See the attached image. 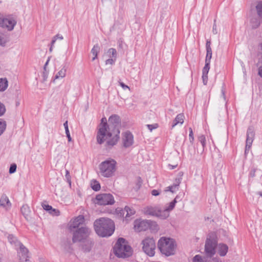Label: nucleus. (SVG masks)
Masks as SVG:
<instances>
[{"instance_id":"obj_1","label":"nucleus","mask_w":262,"mask_h":262,"mask_svg":"<svg viewBox=\"0 0 262 262\" xmlns=\"http://www.w3.org/2000/svg\"><path fill=\"white\" fill-rule=\"evenodd\" d=\"M107 140L106 145L113 146L116 145L120 138V128L121 126V119L116 114L111 115L108 118Z\"/></svg>"},{"instance_id":"obj_2","label":"nucleus","mask_w":262,"mask_h":262,"mask_svg":"<svg viewBox=\"0 0 262 262\" xmlns=\"http://www.w3.org/2000/svg\"><path fill=\"white\" fill-rule=\"evenodd\" d=\"M94 227L97 234L101 237H108L115 231V224L113 221L108 218H100L94 223Z\"/></svg>"},{"instance_id":"obj_3","label":"nucleus","mask_w":262,"mask_h":262,"mask_svg":"<svg viewBox=\"0 0 262 262\" xmlns=\"http://www.w3.org/2000/svg\"><path fill=\"white\" fill-rule=\"evenodd\" d=\"M114 253L119 258H126L133 254L132 247L127 241L123 237H120L116 242L113 248Z\"/></svg>"},{"instance_id":"obj_4","label":"nucleus","mask_w":262,"mask_h":262,"mask_svg":"<svg viewBox=\"0 0 262 262\" xmlns=\"http://www.w3.org/2000/svg\"><path fill=\"white\" fill-rule=\"evenodd\" d=\"M175 247V242L172 238L162 237L158 241V249L162 254L166 256H170L174 254Z\"/></svg>"},{"instance_id":"obj_5","label":"nucleus","mask_w":262,"mask_h":262,"mask_svg":"<svg viewBox=\"0 0 262 262\" xmlns=\"http://www.w3.org/2000/svg\"><path fill=\"white\" fill-rule=\"evenodd\" d=\"M217 237L214 232L208 234L205 242V256L210 259L215 254V249L217 246Z\"/></svg>"},{"instance_id":"obj_6","label":"nucleus","mask_w":262,"mask_h":262,"mask_svg":"<svg viewBox=\"0 0 262 262\" xmlns=\"http://www.w3.org/2000/svg\"><path fill=\"white\" fill-rule=\"evenodd\" d=\"M116 161L112 159L102 162L99 166L101 174L106 178L112 176L116 170Z\"/></svg>"},{"instance_id":"obj_7","label":"nucleus","mask_w":262,"mask_h":262,"mask_svg":"<svg viewBox=\"0 0 262 262\" xmlns=\"http://www.w3.org/2000/svg\"><path fill=\"white\" fill-rule=\"evenodd\" d=\"M134 229L137 232L144 231L148 229L157 231L158 230V226L157 223L153 221L137 220L134 222Z\"/></svg>"},{"instance_id":"obj_8","label":"nucleus","mask_w":262,"mask_h":262,"mask_svg":"<svg viewBox=\"0 0 262 262\" xmlns=\"http://www.w3.org/2000/svg\"><path fill=\"white\" fill-rule=\"evenodd\" d=\"M73 243H79L90 237L92 233L91 229L86 226H82L80 228L72 231Z\"/></svg>"},{"instance_id":"obj_9","label":"nucleus","mask_w":262,"mask_h":262,"mask_svg":"<svg viewBox=\"0 0 262 262\" xmlns=\"http://www.w3.org/2000/svg\"><path fill=\"white\" fill-rule=\"evenodd\" d=\"M98 131L97 134V142L101 144L107 140V132L109 129L108 124L107 123L106 118L103 117L101 120V123L98 126Z\"/></svg>"},{"instance_id":"obj_10","label":"nucleus","mask_w":262,"mask_h":262,"mask_svg":"<svg viewBox=\"0 0 262 262\" xmlns=\"http://www.w3.org/2000/svg\"><path fill=\"white\" fill-rule=\"evenodd\" d=\"M143 212L146 215L158 217L162 219L167 218L166 212L163 211L161 208L158 206L145 207L143 208Z\"/></svg>"},{"instance_id":"obj_11","label":"nucleus","mask_w":262,"mask_h":262,"mask_svg":"<svg viewBox=\"0 0 262 262\" xmlns=\"http://www.w3.org/2000/svg\"><path fill=\"white\" fill-rule=\"evenodd\" d=\"M143 251L149 256H152L155 253L156 244L153 238L146 237L142 242Z\"/></svg>"},{"instance_id":"obj_12","label":"nucleus","mask_w":262,"mask_h":262,"mask_svg":"<svg viewBox=\"0 0 262 262\" xmlns=\"http://www.w3.org/2000/svg\"><path fill=\"white\" fill-rule=\"evenodd\" d=\"M16 23V20L13 17H5L3 14L0 13V27L6 28L8 31H12Z\"/></svg>"},{"instance_id":"obj_13","label":"nucleus","mask_w":262,"mask_h":262,"mask_svg":"<svg viewBox=\"0 0 262 262\" xmlns=\"http://www.w3.org/2000/svg\"><path fill=\"white\" fill-rule=\"evenodd\" d=\"M96 203L100 205H113L115 203L114 196L110 193H101L96 196Z\"/></svg>"},{"instance_id":"obj_14","label":"nucleus","mask_w":262,"mask_h":262,"mask_svg":"<svg viewBox=\"0 0 262 262\" xmlns=\"http://www.w3.org/2000/svg\"><path fill=\"white\" fill-rule=\"evenodd\" d=\"M117 214L121 217L124 218L128 222L130 220V217L134 215L135 210L128 206H125L124 209L117 208L116 209Z\"/></svg>"},{"instance_id":"obj_15","label":"nucleus","mask_w":262,"mask_h":262,"mask_svg":"<svg viewBox=\"0 0 262 262\" xmlns=\"http://www.w3.org/2000/svg\"><path fill=\"white\" fill-rule=\"evenodd\" d=\"M15 249L17 250L20 262H31L28 259L29 250L21 243L17 247H15Z\"/></svg>"},{"instance_id":"obj_16","label":"nucleus","mask_w":262,"mask_h":262,"mask_svg":"<svg viewBox=\"0 0 262 262\" xmlns=\"http://www.w3.org/2000/svg\"><path fill=\"white\" fill-rule=\"evenodd\" d=\"M84 221V217L82 215H80L71 220L69 224V229L70 231L72 232L77 228H80V226L83 225Z\"/></svg>"},{"instance_id":"obj_17","label":"nucleus","mask_w":262,"mask_h":262,"mask_svg":"<svg viewBox=\"0 0 262 262\" xmlns=\"http://www.w3.org/2000/svg\"><path fill=\"white\" fill-rule=\"evenodd\" d=\"M254 135L255 134L253 128L251 127H249L247 132L246 144L245 150V155H246L249 151L253 141Z\"/></svg>"},{"instance_id":"obj_18","label":"nucleus","mask_w":262,"mask_h":262,"mask_svg":"<svg viewBox=\"0 0 262 262\" xmlns=\"http://www.w3.org/2000/svg\"><path fill=\"white\" fill-rule=\"evenodd\" d=\"M81 250L84 253L90 252L94 245V242L92 238L89 237L83 241L79 242Z\"/></svg>"},{"instance_id":"obj_19","label":"nucleus","mask_w":262,"mask_h":262,"mask_svg":"<svg viewBox=\"0 0 262 262\" xmlns=\"http://www.w3.org/2000/svg\"><path fill=\"white\" fill-rule=\"evenodd\" d=\"M123 146L127 148L132 146L134 143V137L132 134L127 131L122 134Z\"/></svg>"},{"instance_id":"obj_20","label":"nucleus","mask_w":262,"mask_h":262,"mask_svg":"<svg viewBox=\"0 0 262 262\" xmlns=\"http://www.w3.org/2000/svg\"><path fill=\"white\" fill-rule=\"evenodd\" d=\"M193 262H219V259L218 258H212V259H209L207 257L204 256L202 257L200 255H196L192 259Z\"/></svg>"},{"instance_id":"obj_21","label":"nucleus","mask_w":262,"mask_h":262,"mask_svg":"<svg viewBox=\"0 0 262 262\" xmlns=\"http://www.w3.org/2000/svg\"><path fill=\"white\" fill-rule=\"evenodd\" d=\"M217 251L221 256H225L228 251V246L225 244L220 243L217 244L216 246Z\"/></svg>"},{"instance_id":"obj_22","label":"nucleus","mask_w":262,"mask_h":262,"mask_svg":"<svg viewBox=\"0 0 262 262\" xmlns=\"http://www.w3.org/2000/svg\"><path fill=\"white\" fill-rule=\"evenodd\" d=\"M0 206L8 210L11 206V204L6 194H3L0 199Z\"/></svg>"},{"instance_id":"obj_23","label":"nucleus","mask_w":262,"mask_h":262,"mask_svg":"<svg viewBox=\"0 0 262 262\" xmlns=\"http://www.w3.org/2000/svg\"><path fill=\"white\" fill-rule=\"evenodd\" d=\"M210 62H205V66L203 68V70H202V78H203V83L205 84H206L207 82V78H208L207 75H208L209 70L210 69Z\"/></svg>"},{"instance_id":"obj_24","label":"nucleus","mask_w":262,"mask_h":262,"mask_svg":"<svg viewBox=\"0 0 262 262\" xmlns=\"http://www.w3.org/2000/svg\"><path fill=\"white\" fill-rule=\"evenodd\" d=\"M20 211L23 216L27 221L30 220L31 217L30 214L31 213V211L30 207L27 205H24L21 207Z\"/></svg>"},{"instance_id":"obj_25","label":"nucleus","mask_w":262,"mask_h":262,"mask_svg":"<svg viewBox=\"0 0 262 262\" xmlns=\"http://www.w3.org/2000/svg\"><path fill=\"white\" fill-rule=\"evenodd\" d=\"M184 115L183 114H178L174 120L173 121V123L172 124V128L174 127L176 125L178 124H182L184 122Z\"/></svg>"},{"instance_id":"obj_26","label":"nucleus","mask_w":262,"mask_h":262,"mask_svg":"<svg viewBox=\"0 0 262 262\" xmlns=\"http://www.w3.org/2000/svg\"><path fill=\"white\" fill-rule=\"evenodd\" d=\"M177 202V201H176V199H174L172 202H171L168 204V206L166 207V208L164 210H162L163 211L166 212V213L167 214V217L169 215V211H170L173 209Z\"/></svg>"},{"instance_id":"obj_27","label":"nucleus","mask_w":262,"mask_h":262,"mask_svg":"<svg viewBox=\"0 0 262 262\" xmlns=\"http://www.w3.org/2000/svg\"><path fill=\"white\" fill-rule=\"evenodd\" d=\"M8 239L9 242L12 245L13 244L15 247H17V246L21 243L18 241L17 238L12 234H9L8 236Z\"/></svg>"},{"instance_id":"obj_28","label":"nucleus","mask_w":262,"mask_h":262,"mask_svg":"<svg viewBox=\"0 0 262 262\" xmlns=\"http://www.w3.org/2000/svg\"><path fill=\"white\" fill-rule=\"evenodd\" d=\"M8 86V82L6 78H0V91H5Z\"/></svg>"},{"instance_id":"obj_29","label":"nucleus","mask_w":262,"mask_h":262,"mask_svg":"<svg viewBox=\"0 0 262 262\" xmlns=\"http://www.w3.org/2000/svg\"><path fill=\"white\" fill-rule=\"evenodd\" d=\"M251 27L253 29L257 28L260 24V19L256 17H252L250 20Z\"/></svg>"},{"instance_id":"obj_30","label":"nucleus","mask_w":262,"mask_h":262,"mask_svg":"<svg viewBox=\"0 0 262 262\" xmlns=\"http://www.w3.org/2000/svg\"><path fill=\"white\" fill-rule=\"evenodd\" d=\"M67 69L65 66H63L61 69L57 73L55 76V79H57L60 78H63L66 76Z\"/></svg>"},{"instance_id":"obj_31","label":"nucleus","mask_w":262,"mask_h":262,"mask_svg":"<svg viewBox=\"0 0 262 262\" xmlns=\"http://www.w3.org/2000/svg\"><path fill=\"white\" fill-rule=\"evenodd\" d=\"M100 51V47L98 44H96L94 46L93 48L91 50V53L94 55L92 60H94L97 58L98 54Z\"/></svg>"},{"instance_id":"obj_32","label":"nucleus","mask_w":262,"mask_h":262,"mask_svg":"<svg viewBox=\"0 0 262 262\" xmlns=\"http://www.w3.org/2000/svg\"><path fill=\"white\" fill-rule=\"evenodd\" d=\"M8 41V37L7 35L4 33H0V45L2 47H5Z\"/></svg>"},{"instance_id":"obj_33","label":"nucleus","mask_w":262,"mask_h":262,"mask_svg":"<svg viewBox=\"0 0 262 262\" xmlns=\"http://www.w3.org/2000/svg\"><path fill=\"white\" fill-rule=\"evenodd\" d=\"M6 122L2 119H0V136L3 134L6 130Z\"/></svg>"},{"instance_id":"obj_34","label":"nucleus","mask_w":262,"mask_h":262,"mask_svg":"<svg viewBox=\"0 0 262 262\" xmlns=\"http://www.w3.org/2000/svg\"><path fill=\"white\" fill-rule=\"evenodd\" d=\"M63 126L65 128L66 134V136L68 138V141L70 142L72 141V138L71 137L70 132H69V128H68V121H66L63 123Z\"/></svg>"},{"instance_id":"obj_35","label":"nucleus","mask_w":262,"mask_h":262,"mask_svg":"<svg viewBox=\"0 0 262 262\" xmlns=\"http://www.w3.org/2000/svg\"><path fill=\"white\" fill-rule=\"evenodd\" d=\"M257 14L258 16L262 18V1L259 2L256 6Z\"/></svg>"},{"instance_id":"obj_36","label":"nucleus","mask_w":262,"mask_h":262,"mask_svg":"<svg viewBox=\"0 0 262 262\" xmlns=\"http://www.w3.org/2000/svg\"><path fill=\"white\" fill-rule=\"evenodd\" d=\"M107 53L109 54L110 57L116 58L117 51L114 48H110L108 50Z\"/></svg>"},{"instance_id":"obj_37","label":"nucleus","mask_w":262,"mask_h":262,"mask_svg":"<svg viewBox=\"0 0 262 262\" xmlns=\"http://www.w3.org/2000/svg\"><path fill=\"white\" fill-rule=\"evenodd\" d=\"M198 140L201 143V144L203 146V149H204L206 146V144L205 136L203 135H201L199 136Z\"/></svg>"},{"instance_id":"obj_38","label":"nucleus","mask_w":262,"mask_h":262,"mask_svg":"<svg viewBox=\"0 0 262 262\" xmlns=\"http://www.w3.org/2000/svg\"><path fill=\"white\" fill-rule=\"evenodd\" d=\"M212 49H206V56L205 59V62H210L212 58Z\"/></svg>"},{"instance_id":"obj_39","label":"nucleus","mask_w":262,"mask_h":262,"mask_svg":"<svg viewBox=\"0 0 262 262\" xmlns=\"http://www.w3.org/2000/svg\"><path fill=\"white\" fill-rule=\"evenodd\" d=\"M183 172L181 171V172H179L178 178H177L175 179V182L174 184H176L178 187H179L180 184L181 183V182L182 180V177L183 176Z\"/></svg>"},{"instance_id":"obj_40","label":"nucleus","mask_w":262,"mask_h":262,"mask_svg":"<svg viewBox=\"0 0 262 262\" xmlns=\"http://www.w3.org/2000/svg\"><path fill=\"white\" fill-rule=\"evenodd\" d=\"M256 65L258 67V75L262 78V60H258Z\"/></svg>"},{"instance_id":"obj_41","label":"nucleus","mask_w":262,"mask_h":262,"mask_svg":"<svg viewBox=\"0 0 262 262\" xmlns=\"http://www.w3.org/2000/svg\"><path fill=\"white\" fill-rule=\"evenodd\" d=\"M92 188L96 191H98L100 189V185L97 181H95L94 184H92Z\"/></svg>"},{"instance_id":"obj_42","label":"nucleus","mask_w":262,"mask_h":262,"mask_svg":"<svg viewBox=\"0 0 262 262\" xmlns=\"http://www.w3.org/2000/svg\"><path fill=\"white\" fill-rule=\"evenodd\" d=\"M6 111L5 105L0 102V117L4 115Z\"/></svg>"},{"instance_id":"obj_43","label":"nucleus","mask_w":262,"mask_h":262,"mask_svg":"<svg viewBox=\"0 0 262 262\" xmlns=\"http://www.w3.org/2000/svg\"><path fill=\"white\" fill-rule=\"evenodd\" d=\"M189 141L192 144L193 143L194 141V137H193V133L192 131V129L190 127L189 128Z\"/></svg>"},{"instance_id":"obj_44","label":"nucleus","mask_w":262,"mask_h":262,"mask_svg":"<svg viewBox=\"0 0 262 262\" xmlns=\"http://www.w3.org/2000/svg\"><path fill=\"white\" fill-rule=\"evenodd\" d=\"M66 179L69 184V185H71V177L70 174V172L68 170H66V175H65Z\"/></svg>"},{"instance_id":"obj_45","label":"nucleus","mask_w":262,"mask_h":262,"mask_svg":"<svg viewBox=\"0 0 262 262\" xmlns=\"http://www.w3.org/2000/svg\"><path fill=\"white\" fill-rule=\"evenodd\" d=\"M17 166L16 164H12L10 165V168H9V173H14L16 170Z\"/></svg>"},{"instance_id":"obj_46","label":"nucleus","mask_w":262,"mask_h":262,"mask_svg":"<svg viewBox=\"0 0 262 262\" xmlns=\"http://www.w3.org/2000/svg\"><path fill=\"white\" fill-rule=\"evenodd\" d=\"M50 214H51L52 215L55 216H58L60 215V211L58 209H54L52 208L51 211L49 212Z\"/></svg>"},{"instance_id":"obj_47","label":"nucleus","mask_w":262,"mask_h":262,"mask_svg":"<svg viewBox=\"0 0 262 262\" xmlns=\"http://www.w3.org/2000/svg\"><path fill=\"white\" fill-rule=\"evenodd\" d=\"M168 190L171 191V192H174L176 190H178L179 187L174 184L172 185H171L168 187Z\"/></svg>"},{"instance_id":"obj_48","label":"nucleus","mask_w":262,"mask_h":262,"mask_svg":"<svg viewBox=\"0 0 262 262\" xmlns=\"http://www.w3.org/2000/svg\"><path fill=\"white\" fill-rule=\"evenodd\" d=\"M116 60V58H114L108 59L105 61V64H111V65L114 64Z\"/></svg>"},{"instance_id":"obj_49","label":"nucleus","mask_w":262,"mask_h":262,"mask_svg":"<svg viewBox=\"0 0 262 262\" xmlns=\"http://www.w3.org/2000/svg\"><path fill=\"white\" fill-rule=\"evenodd\" d=\"M42 207L45 210L48 211L49 212L51 211L52 209V207L48 204H42Z\"/></svg>"},{"instance_id":"obj_50","label":"nucleus","mask_w":262,"mask_h":262,"mask_svg":"<svg viewBox=\"0 0 262 262\" xmlns=\"http://www.w3.org/2000/svg\"><path fill=\"white\" fill-rule=\"evenodd\" d=\"M258 54L261 55V57L259 58L258 60H262V42L258 45Z\"/></svg>"},{"instance_id":"obj_51","label":"nucleus","mask_w":262,"mask_h":262,"mask_svg":"<svg viewBox=\"0 0 262 262\" xmlns=\"http://www.w3.org/2000/svg\"><path fill=\"white\" fill-rule=\"evenodd\" d=\"M147 126L148 128L150 131H152L153 129H155L158 127V124H147Z\"/></svg>"},{"instance_id":"obj_52","label":"nucleus","mask_w":262,"mask_h":262,"mask_svg":"<svg viewBox=\"0 0 262 262\" xmlns=\"http://www.w3.org/2000/svg\"><path fill=\"white\" fill-rule=\"evenodd\" d=\"M221 97L223 98L224 101H226L225 90L224 85L222 86L221 90Z\"/></svg>"},{"instance_id":"obj_53","label":"nucleus","mask_w":262,"mask_h":262,"mask_svg":"<svg viewBox=\"0 0 262 262\" xmlns=\"http://www.w3.org/2000/svg\"><path fill=\"white\" fill-rule=\"evenodd\" d=\"M215 22H216V20L214 19V24H213V28H212V33L214 34H216L217 33V29H216V25L215 24Z\"/></svg>"},{"instance_id":"obj_54","label":"nucleus","mask_w":262,"mask_h":262,"mask_svg":"<svg viewBox=\"0 0 262 262\" xmlns=\"http://www.w3.org/2000/svg\"><path fill=\"white\" fill-rule=\"evenodd\" d=\"M151 193L154 196H158L160 194V192L158 190L154 189L151 191Z\"/></svg>"},{"instance_id":"obj_55","label":"nucleus","mask_w":262,"mask_h":262,"mask_svg":"<svg viewBox=\"0 0 262 262\" xmlns=\"http://www.w3.org/2000/svg\"><path fill=\"white\" fill-rule=\"evenodd\" d=\"M120 85L125 90L126 89H129V88L125 85L123 82L119 81V82Z\"/></svg>"},{"instance_id":"obj_56","label":"nucleus","mask_w":262,"mask_h":262,"mask_svg":"<svg viewBox=\"0 0 262 262\" xmlns=\"http://www.w3.org/2000/svg\"><path fill=\"white\" fill-rule=\"evenodd\" d=\"M211 41L210 40H207L206 43V49H211Z\"/></svg>"},{"instance_id":"obj_57","label":"nucleus","mask_w":262,"mask_h":262,"mask_svg":"<svg viewBox=\"0 0 262 262\" xmlns=\"http://www.w3.org/2000/svg\"><path fill=\"white\" fill-rule=\"evenodd\" d=\"M56 37H53L52 41H51V47L50 48V51L51 52L52 50V48H53V46H54V44L55 43V42H56Z\"/></svg>"},{"instance_id":"obj_58","label":"nucleus","mask_w":262,"mask_h":262,"mask_svg":"<svg viewBox=\"0 0 262 262\" xmlns=\"http://www.w3.org/2000/svg\"><path fill=\"white\" fill-rule=\"evenodd\" d=\"M54 37H56V39H59L60 40L63 39V36L59 34H57L56 35H55L54 36Z\"/></svg>"},{"instance_id":"obj_59","label":"nucleus","mask_w":262,"mask_h":262,"mask_svg":"<svg viewBox=\"0 0 262 262\" xmlns=\"http://www.w3.org/2000/svg\"><path fill=\"white\" fill-rule=\"evenodd\" d=\"M255 170L254 169L253 170H251L250 172V175L251 177H255Z\"/></svg>"},{"instance_id":"obj_60","label":"nucleus","mask_w":262,"mask_h":262,"mask_svg":"<svg viewBox=\"0 0 262 262\" xmlns=\"http://www.w3.org/2000/svg\"><path fill=\"white\" fill-rule=\"evenodd\" d=\"M177 166V165H171L170 164L169 165V167H170V169H173L175 168Z\"/></svg>"},{"instance_id":"obj_61","label":"nucleus","mask_w":262,"mask_h":262,"mask_svg":"<svg viewBox=\"0 0 262 262\" xmlns=\"http://www.w3.org/2000/svg\"><path fill=\"white\" fill-rule=\"evenodd\" d=\"M49 62V59H48V60L46 61V62L45 64L44 65V70H46V67L47 66V65H48V64Z\"/></svg>"},{"instance_id":"obj_62","label":"nucleus","mask_w":262,"mask_h":262,"mask_svg":"<svg viewBox=\"0 0 262 262\" xmlns=\"http://www.w3.org/2000/svg\"><path fill=\"white\" fill-rule=\"evenodd\" d=\"M19 104H20L19 100H16V102H15V105H16V106H19Z\"/></svg>"},{"instance_id":"obj_63","label":"nucleus","mask_w":262,"mask_h":262,"mask_svg":"<svg viewBox=\"0 0 262 262\" xmlns=\"http://www.w3.org/2000/svg\"><path fill=\"white\" fill-rule=\"evenodd\" d=\"M179 196H177L175 198V199H176V201H177V200H178V199H179Z\"/></svg>"},{"instance_id":"obj_64","label":"nucleus","mask_w":262,"mask_h":262,"mask_svg":"<svg viewBox=\"0 0 262 262\" xmlns=\"http://www.w3.org/2000/svg\"><path fill=\"white\" fill-rule=\"evenodd\" d=\"M260 195L262 196V194H260Z\"/></svg>"}]
</instances>
